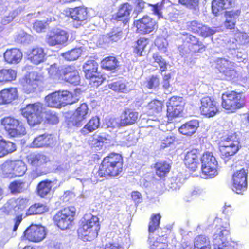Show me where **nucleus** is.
Wrapping results in <instances>:
<instances>
[{"label":"nucleus","mask_w":249,"mask_h":249,"mask_svg":"<svg viewBox=\"0 0 249 249\" xmlns=\"http://www.w3.org/2000/svg\"><path fill=\"white\" fill-rule=\"evenodd\" d=\"M181 35L183 36L182 39L183 44L178 47L179 54L185 60L194 63L197 59L195 56L205 51L206 45L198 37L191 34L183 32Z\"/></svg>","instance_id":"obj_1"},{"label":"nucleus","mask_w":249,"mask_h":249,"mask_svg":"<svg viewBox=\"0 0 249 249\" xmlns=\"http://www.w3.org/2000/svg\"><path fill=\"white\" fill-rule=\"evenodd\" d=\"M124 168V160L120 154L112 152L103 158L97 173L101 178L116 177L120 175Z\"/></svg>","instance_id":"obj_2"},{"label":"nucleus","mask_w":249,"mask_h":249,"mask_svg":"<svg viewBox=\"0 0 249 249\" xmlns=\"http://www.w3.org/2000/svg\"><path fill=\"white\" fill-rule=\"evenodd\" d=\"M100 229L99 219L97 216L91 215L89 218H84L81 222L77 233L79 237L84 241H92L98 235Z\"/></svg>","instance_id":"obj_3"},{"label":"nucleus","mask_w":249,"mask_h":249,"mask_svg":"<svg viewBox=\"0 0 249 249\" xmlns=\"http://www.w3.org/2000/svg\"><path fill=\"white\" fill-rule=\"evenodd\" d=\"M221 100L222 107L228 113H235L246 106V98L242 92H225L222 93Z\"/></svg>","instance_id":"obj_4"},{"label":"nucleus","mask_w":249,"mask_h":249,"mask_svg":"<svg viewBox=\"0 0 249 249\" xmlns=\"http://www.w3.org/2000/svg\"><path fill=\"white\" fill-rule=\"evenodd\" d=\"M0 124L10 138L19 137L26 133L25 123L12 116H5L1 119Z\"/></svg>","instance_id":"obj_5"},{"label":"nucleus","mask_w":249,"mask_h":249,"mask_svg":"<svg viewBox=\"0 0 249 249\" xmlns=\"http://www.w3.org/2000/svg\"><path fill=\"white\" fill-rule=\"evenodd\" d=\"M76 209L73 206L65 207L58 211L53 217L54 224L62 230L71 228Z\"/></svg>","instance_id":"obj_6"},{"label":"nucleus","mask_w":249,"mask_h":249,"mask_svg":"<svg viewBox=\"0 0 249 249\" xmlns=\"http://www.w3.org/2000/svg\"><path fill=\"white\" fill-rule=\"evenodd\" d=\"M44 82V76L41 73L31 71L26 74L20 81L23 91L30 94L39 89Z\"/></svg>","instance_id":"obj_7"},{"label":"nucleus","mask_w":249,"mask_h":249,"mask_svg":"<svg viewBox=\"0 0 249 249\" xmlns=\"http://www.w3.org/2000/svg\"><path fill=\"white\" fill-rule=\"evenodd\" d=\"M200 161L201 173L206 178H212L218 174V162L212 152L203 153Z\"/></svg>","instance_id":"obj_8"},{"label":"nucleus","mask_w":249,"mask_h":249,"mask_svg":"<svg viewBox=\"0 0 249 249\" xmlns=\"http://www.w3.org/2000/svg\"><path fill=\"white\" fill-rule=\"evenodd\" d=\"M45 227L41 225L31 224L23 231L21 239L32 243H38L46 237Z\"/></svg>","instance_id":"obj_9"},{"label":"nucleus","mask_w":249,"mask_h":249,"mask_svg":"<svg viewBox=\"0 0 249 249\" xmlns=\"http://www.w3.org/2000/svg\"><path fill=\"white\" fill-rule=\"evenodd\" d=\"M199 110L200 114L206 118L213 117L219 112L217 102L214 97L209 96L201 99Z\"/></svg>","instance_id":"obj_10"},{"label":"nucleus","mask_w":249,"mask_h":249,"mask_svg":"<svg viewBox=\"0 0 249 249\" xmlns=\"http://www.w3.org/2000/svg\"><path fill=\"white\" fill-rule=\"evenodd\" d=\"M186 29L203 38L210 37L216 32L214 29L197 20L187 21L186 23Z\"/></svg>","instance_id":"obj_11"},{"label":"nucleus","mask_w":249,"mask_h":249,"mask_svg":"<svg viewBox=\"0 0 249 249\" xmlns=\"http://www.w3.org/2000/svg\"><path fill=\"white\" fill-rule=\"evenodd\" d=\"M183 98L173 96L167 103L166 116L169 120L178 117L183 112L184 107Z\"/></svg>","instance_id":"obj_12"},{"label":"nucleus","mask_w":249,"mask_h":249,"mask_svg":"<svg viewBox=\"0 0 249 249\" xmlns=\"http://www.w3.org/2000/svg\"><path fill=\"white\" fill-rule=\"evenodd\" d=\"M2 170L6 174L20 177L27 171L25 163L21 160H8L2 164Z\"/></svg>","instance_id":"obj_13"},{"label":"nucleus","mask_w":249,"mask_h":249,"mask_svg":"<svg viewBox=\"0 0 249 249\" xmlns=\"http://www.w3.org/2000/svg\"><path fill=\"white\" fill-rule=\"evenodd\" d=\"M136 32L142 35L148 34L158 28L157 22L148 16H144L142 18L134 21Z\"/></svg>","instance_id":"obj_14"},{"label":"nucleus","mask_w":249,"mask_h":249,"mask_svg":"<svg viewBox=\"0 0 249 249\" xmlns=\"http://www.w3.org/2000/svg\"><path fill=\"white\" fill-rule=\"evenodd\" d=\"M26 161L33 172L37 173L49 161L48 158L41 153H31L26 157Z\"/></svg>","instance_id":"obj_15"},{"label":"nucleus","mask_w":249,"mask_h":249,"mask_svg":"<svg viewBox=\"0 0 249 249\" xmlns=\"http://www.w3.org/2000/svg\"><path fill=\"white\" fill-rule=\"evenodd\" d=\"M68 33L61 29L56 28L51 30L47 35L46 41L50 46L62 45L68 39Z\"/></svg>","instance_id":"obj_16"},{"label":"nucleus","mask_w":249,"mask_h":249,"mask_svg":"<svg viewBox=\"0 0 249 249\" xmlns=\"http://www.w3.org/2000/svg\"><path fill=\"white\" fill-rule=\"evenodd\" d=\"M248 172L242 168L235 172L232 177V189L237 194H241L244 191L247 186Z\"/></svg>","instance_id":"obj_17"},{"label":"nucleus","mask_w":249,"mask_h":249,"mask_svg":"<svg viewBox=\"0 0 249 249\" xmlns=\"http://www.w3.org/2000/svg\"><path fill=\"white\" fill-rule=\"evenodd\" d=\"M201 157L199 149L193 148L185 154L183 159L184 164L190 171L195 172L199 168Z\"/></svg>","instance_id":"obj_18"},{"label":"nucleus","mask_w":249,"mask_h":249,"mask_svg":"<svg viewBox=\"0 0 249 249\" xmlns=\"http://www.w3.org/2000/svg\"><path fill=\"white\" fill-rule=\"evenodd\" d=\"M133 10L132 6L128 2L121 3L115 14L112 15L111 20L113 21H121L124 25L130 21V14Z\"/></svg>","instance_id":"obj_19"},{"label":"nucleus","mask_w":249,"mask_h":249,"mask_svg":"<svg viewBox=\"0 0 249 249\" xmlns=\"http://www.w3.org/2000/svg\"><path fill=\"white\" fill-rule=\"evenodd\" d=\"M0 210L4 216H9L16 215L13 220L14 225L12 229L13 231H16L23 220V214H18L11 199L8 200L1 208Z\"/></svg>","instance_id":"obj_20"},{"label":"nucleus","mask_w":249,"mask_h":249,"mask_svg":"<svg viewBox=\"0 0 249 249\" xmlns=\"http://www.w3.org/2000/svg\"><path fill=\"white\" fill-rule=\"evenodd\" d=\"M139 113L130 108H125L121 113L118 125L125 127L136 123L138 119Z\"/></svg>","instance_id":"obj_21"},{"label":"nucleus","mask_w":249,"mask_h":249,"mask_svg":"<svg viewBox=\"0 0 249 249\" xmlns=\"http://www.w3.org/2000/svg\"><path fill=\"white\" fill-rule=\"evenodd\" d=\"M230 230L223 228L221 229L218 234L213 235L214 249H234V247L231 245L226 241L227 237L230 235Z\"/></svg>","instance_id":"obj_22"},{"label":"nucleus","mask_w":249,"mask_h":249,"mask_svg":"<svg viewBox=\"0 0 249 249\" xmlns=\"http://www.w3.org/2000/svg\"><path fill=\"white\" fill-rule=\"evenodd\" d=\"M89 108L86 103L81 104L74 111L70 117V121L73 125L78 127L85 120L88 115Z\"/></svg>","instance_id":"obj_23"},{"label":"nucleus","mask_w":249,"mask_h":249,"mask_svg":"<svg viewBox=\"0 0 249 249\" xmlns=\"http://www.w3.org/2000/svg\"><path fill=\"white\" fill-rule=\"evenodd\" d=\"M88 9L84 6L69 8V16L77 23L76 27L81 26L88 18Z\"/></svg>","instance_id":"obj_24"},{"label":"nucleus","mask_w":249,"mask_h":249,"mask_svg":"<svg viewBox=\"0 0 249 249\" xmlns=\"http://www.w3.org/2000/svg\"><path fill=\"white\" fill-rule=\"evenodd\" d=\"M61 80L73 86L79 85L80 83V76L78 71L73 66H66Z\"/></svg>","instance_id":"obj_25"},{"label":"nucleus","mask_w":249,"mask_h":249,"mask_svg":"<svg viewBox=\"0 0 249 249\" xmlns=\"http://www.w3.org/2000/svg\"><path fill=\"white\" fill-rule=\"evenodd\" d=\"M18 98V93L16 88H4L0 91V105L12 103Z\"/></svg>","instance_id":"obj_26"},{"label":"nucleus","mask_w":249,"mask_h":249,"mask_svg":"<svg viewBox=\"0 0 249 249\" xmlns=\"http://www.w3.org/2000/svg\"><path fill=\"white\" fill-rule=\"evenodd\" d=\"M4 60L7 64H17L19 63L23 58L21 50L17 48L7 49L3 54Z\"/></svg>","instance_id":"obj_27"},{"label":"nucleus","mask_w":249,"mask_h":249,"mask_svg":"<svg viewBox=\"0 0 249 249\" xmlns=\"http://www.w3.org/2000/svg\"><path fill=\"white\" fill-rule=\"evenodd\" d=\"M46 53L42 47L32 48L27 54V59L33 64L37 65L46 59Z\"/></svg>","instance_id":"obj_28"},{"label":"nucleus","mask_w":249,"mask_h":249,"mask_svg":"<svg viewBox=\"0 0 249 249\" xmlns=\"http://www.w3.org/2000/svg\"><path fill=\"white\" fill-rule=\"evenodd\" d=\"M145 107L148 116H160L164 107V102L158 99H153L147 104Z\"/></svg>","instance_id":"obj_29"},{"label":"nucleus","mask_w":249,"mask_h":249,"mask_svg":"<svg viewBox=\"0 0 249 249\" xmlns=\"http://www.w3.org/2000/svg\"><path fill=\"white\" fill-rule=\"evenodd\" d=\"M235 0H213L212 11L216 16L219 15L224 10L232 7Z\"/></svg>","instance_id":"obj_30"},{"label":"nucleus","mask_w":249,"mask_h":249,"mask_svg":"<svg viewBox=\"0 0 249 249\" xmlns=\"http://www.w3.org/2000/svg\"><path fill=\"white\" fill-rule=\"evenodd\" d=\"M53 142V138L52 134L44 133L35 138L32 145L34 148L48 147L52 145Z\"/></svg>","instance_id":"obj_31"},{"label":"nucleus","mask_w":249,"mask_h":249,"mask_svg":"<svg viewBox=\"0 0 249 249\" xmlns=\"http://www.w3.org/2000/svg\"><path fill=\"white\" fill-rule=\"evenodd\" d=\"M156 176L160 179L164 178L170 172L171 165L165 160H159L152 166Z\"/></svg>","instance_id":"obj_32"},{"label":"nucleus","mask_w":249,"mask_h":249,"mask_svg":"<svg viewBox=\"0 0 249 249\" xmlns=\"http://www.w3.org/2000/svg\"><path fill=\"white\" fill-rule=\"evenodd\" d=\"M224 142H219L218 149L223 158H229L235 155L239 150V144L233 143L225 144Z\"/></svg>","instance_id":"obj_33"},{"label":"nucleus","mask_w":249,"mask_h":249,"mask_svg":"<svg viewBox=\"0 0 249 249\" xmlns=\"http://www.w3.org/2000/svg\"><path fill=\"white\" fill-rule=\"evenodd\" d=\"M60 91L49 94L45 98L46 105L52 108H60L63 107Z\"/></svg>","instance_id":"obj_34"},{"label":"nucleus","mask_w":249,"mask_h":249,"mask_svg":"<svg viewBox=\"0 0 249 249\" xmlns=\"http://www.w3.org/2000/svg\"><path fill=\"white\" fill-rule=\"evenodd\" d=\"M149 44V39L145 37H139L133 46V52L137 57L143 55V52Z\"/></svg>","instance_id":"obj_35"},{"label":"nucleus","mask_w":249,"mask_h":249,"mask_svg":"<svg viewBox=\"0 0 249 249\" xmlns=\"http://www.w3.org/2000/svg\"><path fill=\"white\" fill-rule=\"evenodd\" d=\"M16 150V144L10 141H6L0 135V158L11 154Z\"/></svg>","instance_id":"obj_36"},{"label":"nucleus","mask_w":249,"mask_h":249,"mask_svg":"<svg viewBox=\"0 0 249 249\" xmlns=\"http://www.w3.org/2000/svg\"><path fill=\"white\" fill-rule=\"evenodd\" d=\"M100 125V118L98 116H93L80 130L81 133L84 136L97 130Z\"/></svg>","instance_id":"obj_37"},{"label":"nucleus","mask_w":249,"mask_h":249,"mask_svg":"<svg viewBox=\"0 0 249 249\" xmlns=\"http://www.w3.org/2000/svg\"><path fill=\"white\" fill-rule=\"evenodd\" d=\"M101 67L103 70L114 72L119 67V61L114 56H107L101 61Z\"/></svg>","instance_id":"obj_38"},{"label":"nucleus","mask_w":249,"mask_h":249,"mask_svg":"<svg viewBox=\"0 0 249 249\" xmlns=\"http://www.w3.org/2000/svg\"><path fill=\"white\" fill-rule=\"evenodd\" d=\"M198 126V121L196 120H193L183 124L179 128L178 130L183 135L191 136L196 132Z\"/></svg>","instance_id":"obj_39"},{"label":"nucleus","mask_w":249,"mask_h":249,"mask_svg":"<svg viewBox=\"0 0 249 249\" xmlns=\"http://www.w3.org/2000/svg\"><path fill=\"white\" fill-rule=\"evenodd\" d=\"M52 188L51 181L48 180L41 181L36 186V194L41 198H46L50 194Z\"/></svg>","instance_id":"obj_40"},{"label":"nucleus","mask_w":249,"mask_h":249,"mask_svg":"<svg viewBox=\"0 0 249 249\" xmlns=\"http://www.w3.org/2000/svg\"><path fill=\"white\" fill-rule=\"evenodd\" d=\"M17 72L11 68L0 70V84H4L16 79Z\"/></svg>","instance_id":"obj_41"},{"label":"nucleus","mask_w":249,"mask_h":249,"mask_svg":"<svg viewBox=\"0 0 249 249\" xmlns=\"http://www.w3.org/2000/svg\"><path fill=\"white\" fill-rule=\"evenodd\" d=\"M148 241L151 245V249H167L168 246L167 237L162 235L158 237L155 241L149 237Z\"/></svg>","instance_id":"obj_42"},{"label":"nucleus","mask_w":249,"mask_h":249,"mask_svg":"<svg viewBox=\"0 0 249 249\" xmlns=\"http://www.w3.org/2000/svg\"><path fill=\"white\" fill-rule=\"evenodd\" d=\"M63 107L68 104H72L79 100L78 95L68 90L60 91Z\"/></svg>","instance_id":"obj_43"},{"label":"nucleus","mask_w":249,"mask_h":249,"mask_svg":"<svg viewBox=\"0 0 249 249\" xmlns=\"http://www.w3.org/2000/svg\"><path fill=\"white\" fill-rule=\"evenodd\" d=\"M65 69L66 66H59L57 64L54 63L48 68V72L51 77L61 80L63 71Z\"/></svg>","instance_id":"obj_44"},{"label":"nucleus","mask_w":249,"mask_h":249,"mask_svg":"<svg viewBox=\"0 0 249 249\" xmlns=\"http://www.w3.org/2000/svg\"><path fill=\"white\" fill-rule=\"evenodd\" d=\"M26 181L23 180H15L10 183L8 188L12 194L17 195L26 190Z\"/></svg>","instance_id":"obj_45"},{"label":"nucleus","mask_w":249,"mask_h":249,"mask_svg":"<svg viewBox=\"0 0 249 249\" xmlns=\"http://www.w3.org/2000/svg\"><path fill=\"white\" fill-rule=\"evenodd\" d=\"M43 104L40 102L29 104L23 109L22 113L24 115L42 114Z\"/></svg>","instance_id":"obj_46"},{"label":"nucleus","mask_w":249,"mask_h":249,"mask_svg":"<svg viewBox=\"0 0 249 249\" xmlns=\"http://www.w3.org/2000/svg\"><path fill=\"white\" fill-rule=\"evenodd\" d=\"M48 210V207L46 205L40 203H36L29 207L26 211V215L27 216L39 215L43 214Z\"/></svg>","instance_id":"obj_47"},{"label":"nucleus","mask_w":249,"mask_h":249,"mask_svg":"<svg viewBox=\"0 0 249 249\" xmlns=\"http://www.w3.org/2000/svg\"><path fill=\"white\" fill-rule=\"evenodd\" d=\"M85 78L89 81V84L93 87H99L105 80L103 75L98 72L85 76Z\"/></svg>","instance_id":"obj_48"},{"label":"nucleus","mask_w":249,"mask_h":249,"mask_svg":"<svg viewBox=\"0 0 249 249\" xmlns=\"http://www.w3.org/2000/svg\"><path fill=\"white\" fill-rule=\"evenodd\" d=\"M108 88L118 93H126L128 92L126 83L121 80L111 83L108 84Z\"/></svg>","instance_id":"obj_49"},{"label":"nucleus","mask_w":249,"mask_h":249,"mask_svg":"<svg viewBox=\"0 0 249 249\" xmlns=\"http://www.w3.org/2000/svg\"><path fill=\"white\" fill-rule=\"evenodd\" d=\"M161 216L160 213L153 214L151 215L148 224V232L153 233L159 227Z\"/></svg>","instance_id":"obj_50"},{"label":"nucleus","mask_w":249,"mask_h":249,"mask_svg":"<svg viewBox=\"0 0 249 249\" xmlns=\"http://www.w3.org/2000/svg\"><path fill=\"white\" fill-rule=\"evenodd\" d=\"M217 68L226 76L231 77L233 74L234 70L230 67V63L227 60H221L217 64Z\"/></svg>","instance_id":"obj_51"},{"label":"nucleus","mask_w":249,"mask_h":249,"mask_svg":"<svg viewBox=\"0 0 249 249\" xmlns=\"http://www.w3.org/2000/svg\"><path fill=\"white\" fill-rule=\"evenodd\" d=\"M98 63L93 60L87 61L83 65V69L85 76L98 72Z\"/></svg>","instance_id":"obj_52"},{"label":"nucleus","mask_w":249,"mask_h":249,"mask_svg":"<svg viewBox=\"0 0 249 249\" xmlns=\"http://www.w3.org/2000/svg\"><path fill=\"white\" fill-rule=\"evenodd\" d=\"M154 62L157 64L160 67V73H162L167 70L168 63L166 60L160 55L159 53L156 52L152 55Z\"/></svg>","instance_id":"obj_53"},{"label":"nucleus","mask_w":249,"mask_h":249,"mask_svg":"<svg viewBox=\"0 0 249 249\" xmlns=\"http://www.w3.org/2000/svg\"><path fill=\"white\" fill-rule=\"evenodd\" d=\"M123 36V31L118 28H114L107 34L106 37L109 43H114L120 40Z\"/></svg>","instance_id":"obj_54"},{"label":"nucleus","mask_w":249,"mask_h":249,"mask_svg":"<svg viewBox=\"0 0 249 249\" xmlns=\"http://www.w3.org/2000/svg\"><path fill=\"white\" fill-rule=\"evenodd\" d=\"M81 53L82 50L80 48H75L63 53L62 56L67 61H71L77 59Z\"/></svg>","instance_id":"obj_55"},{"label":"nucleus","mask_w":249,"mask_h":249,"mask_svg":"<svg viewBox=\"0 0 249 249\" xmlns=\"http://www.w3.org/2000/svg\"><path fill=\"white\" fill-rule=\"evenodd\" d=\"M17 211L19 209H24L29 205V199L23 197L11 199Z\"/></svg>","instance_id":"obj_56"},{"label":"nucleus","mask_w":249,"mask_h":249,"mask_svg":"<svg viewBox=\"0 0 249 249\" xmlns=\"http://www.w3.org/2000/svg\"><path fill=\"white\" fill-rule=\"evenodd\" d=\"M24 116L27 118V122L30 126H33L39 124L43 120L41 114L24 115Z\"/></svg>","instance_id":"obj_57"},{"label":"nucleus","mask_w":249,"mask_h":249,"mask_svg":"<svg viewBox=\"0 0 249 249\" xmlns=\"http://www.w3.org/2000/svg\"><path fill=\"white\" fill-rule=\"evenodd\" d=\"M155 44L159 51L163 53L167 52L168 43L164 37H157L155 40Z\"/></svg>","instance_id":"obj_58"},{"label":"nucleus","mask_w":249,"mask_h":249,"mask_svg":"<svg viewBox=\"0 0 249 249\" xmlns=\"http://www.w3.org/2000/svg\"><path fill=\"white\" fill-rule=\"evenodd\" d=\"M146 87L150 89H155L160 85V79L156 75H152L148 78L146 82Z\"/></svg>","instance_id":"obj_59"},{"label":"nucleus","mask_w":249,"mask_h":249,"mask_svg":"<svg viewBox=\"0 0 249 249\" xmlns=\"http://www.w3.org/2000/svg\"><path fill=\"white\" fill-rule=\"evenodd\" d=\"M45 121L47 124H55L59 122V118L56 113L53 111H48L45 114Z\"/></svg>","instance_id":"obj_60"},{"label":"nucleus","mask_w":249,"mask_h":249,"mask_svg":"<svg viewBox=\"0 0 249 249\" xmlns=\"http://www.w3.org/2000/svg\"><path fill=\"white\" fill-rule=\"evenodd\" d=\"M220 142H224V144H239V142L238 140L237 136L236 133H231L228 134L227 137L222 140Z\"/></svg>","instance_id":"obj_61"},{"label":"nucleus","mask_w":249,"mask_h":249,"mask_svg":"<svg viewBox=\"0 0 249 249\" xmlns=\"http://www.w3.org/2000/svg\"><path fill=\"white\" fill-rule=\"evenodd\" d=\"M179 2L186 7L195 9L198 6L199 0H178Z\"/></svg>","instance_id":"obj_62"},{"label":"nucleus","mask_w":249,"mask_h":249,"mask_svg":"<svg viewBox=\"0 0 249 249\" xmlns=\"http://www.w3.org/2000/svg\"><path fill=\"white\" fill-rule=\"evenodd\" d=\"M240 14V9L227 11L225 12V16L226 18H229L234 21L239 17Z\"/></svg>","instance_id":"obj_63"},{"label":"nucleus","mask_w":249,"mask_h":249,"mask_svg":"<svg viewBox=\"0 0 249 249\" xmlns=\"http://www.w3.org/2000/svg\"><path fill=\"white\" fill-rule=\"evenodd\" d=\"M47 25V22L37 20L33 24V29L37 32H41L46 28Z\"/></svg>","instance_id":"obj_64"}]
</instances>
